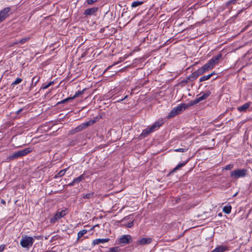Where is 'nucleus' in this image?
Returning a JSON list of instances; mask_svg holds the SVG:
<instances>
[{"mask_svg":"<svg viewBox=\"0 0 252 252\" xmlns=\"http://www.w3.org/2000/svg\"><path fill=\"white\" fill-rule=\"evenodd\" d=\"M84 179H85L84 175V174H82V175H80V176L74 179L73 180H74V182H75V184H76V183H80V182L84 180Z\"/></svg>","mask_w":252,"mask_h":252,"instance_id":"23","label":"nucleus"},{"mask_svg":"<svg viewBox=\"0 0 252 252\" xmlns=\"http://www.w3.org/2000/svg\"><path fill=\"white\" fill-rule=\"evenodd\" d=\"M75 184V182H74V180L72 181V182H71V183H70L69 184H68V186H70V187H72V186H74Z\"/></svg>","mask_w":252,"mask_h":252,"instance_id":"39","label":"nucleus"},{"mask_svg":"<svg viewBox=\"0 0 252 252\" xmlns=\"http://www.w3.org/2000/svg\"><path fill=\"white\" fill-rule=\"evenodd\" d=\"M54 84V81H51L49 83H48V84H47V85H46L45 86H42L41 87V89H42L43 90L46 89L48 88H49L50 86L53 85Z\"/></svg>","mask_w":252,"mask_h":252,"instance_id":"31","label":"nucleus"},{"mask_svg":"<svg viewBox=\"0 0 252 252\" xmlns=\"http://www.w3.org/2000/svg\"><path fill=\"white\" fill-rule=\"evenodd\" d=\"M68 169V168H66L65 169L61 170L57 174L55 175V177L58 178L63 176L65 174V172H66Z\"/></svg>","mask_w":252,"mask_h":252,"instance_id":"21","label":"nucleus"},{"mask_svg":"<svg viewBox=\"0 0 252 252\" xmlns=\"http://www.w3.org/2000/svg\"><path fill=\"white\" fill-rule=\"evenodd\" d=\"M72 99H73V98H72V97H67V98H66L61 100V101L58 102L57 104L58 105L59 104L64 103L65 102H67L69 100H72Z\"/></svg>","mask_w":252,"mask_h":252,"instance_id":"30","label":"nucleus"},{"mask_svg":"<svg viewBox=\"0 0 252 252\" xmlns=\"http://www.w3.org/2000/svg\"><path fill=\"white\" fill-rule=\"evenodd\" d=\"M98 9V8L97 7L88 8L85 10L84 15L86 16L94 15L95 13L97 11Z\"/></svg>","mask_w":252,"mask_h":252,"instance_id":"10","label":"nucleus"},{"mask_svg":"<svg viewBox=\"0 0 252 252\" xmlns=\"http://www.w3.org/2000/svg\"><path fill=\"white\" fill-rule=\"evenodd\" d=\"M22 81V79L20 78H17L16 80L12 83V85H15L20 83Z\"/></svg>","mask_w":252,"mask_h":252,"instance_id":"33","label":"nucleus"},{"mask_svg":"<svg viewBox=\"0 0 252 252\" xmlns=\"http://www.w3.org/2000/svg\"><path fill=\"white\" fill-rule=\"evenodd\" d=\"M205 73L202 67L199 68L196 71H194L188 77V79L194 80L196 79L199 76Z\"/></svg>","mask_w":252,"mask_h":252,"instance_id":"7","label":"nucleus"},{"mask_svg":"<svg viewBox=\"0 0 252 252\" xmlns=\"http://www.w3.org/2000/svg\"><path fill=\"white\" fill-rule=\"evenodd\" d=\"M121 249L119 247L110 248L107 252H119Z\"/></svg>","mask_w":252,"mask_h":252,"instance_id":"27","label":"nucleus"},{"mask_svg":"<svg viewBox=\"0 0 252 252\" xmlns=\"http://www.w3.org/2000/svg\"><path fill=\"white\" fill-rule=\"evenodd\" d=\"M34 242L33 237L25 235L22 236L20 241V245L23 248H29L32 247Z\"/></svg>","mask_w":252,"mask_h":252,"instance_id":"2","label":"nucleus"},{"mask_svg":"<svg viewBox=\"0 0 252 252\" xmlns=\"http://www.w3.org/2000/svg\"><path fill=\"white\" fill-rule=\"evenodd\" d=\"M188 149L186 148H179L174 150L175 152H185L187 151Z\"/></svg>","mask_w":252,"mask_h":252,"instance_id":"34","label":"nucleus"},{"mask_svg":"<svg viewBox=\"0 0 252 252\" xmlns=\"http://www.w3.org/2000/svg\"><path fill=\"white\" fill-rule=\"evenodd\" d=\"M131 237L130 235H125L119 239V242L121 244H127L130 243Z\"/></svg>","mask_w":252,"mask_h":252,"instance_id":"12","label":"nucleus"},{"mask_svg":"<svg viewBox=\"0 0 252 252\" xmlns=\"http://www.w3.org/2000/svg\"><path fill=\"white\" fill-rule=\"evenodd\" d=\"M216 72L215 71H213L211 73L209 74V75H211V77L213 76L214 75L216 74Z\"/></svg>","mask_w":252,"mask_h":252,"instance_id":"43","label":"nucleus"},{"mask_svg":"<svg viewBox=\"0 0 252 252\" xmlns=\"http://www.w3.org/2000/svg\"><path fill=\"white\" fill-rule=\"evenodd\" d=\"M161 125V123L159 122H156L152 126L147 127L142 131V133L140 135V138L142 139L147 137L151 133L158 129Z\"/></svg>","mask_w":252,"mask_h":252,"instance_id":"1","label":"nucleus"},{"mask_svg":"<svg viewBox=\"0 0 252 252\" xmlns=\"http://www.w3.org/2000/svg\"><path fill=\"white\" fill-rule=\"evenodd\" d=\"M88 231L86 229H83L80 231L77 234V240H79L84 234H86Z\"/></svg>","mask_w":252,"mask_h":252,"instance_id":"22","label":"nucleus"},{"mask_svg":"<svg viewBox=\"0 0 252 252\" xmlns=\"http://www.w3.org/2000/svg\"><path fill=\"white\" fill-rule=\"evenodd\" d=\"M97 0H87V2L88 4L91 5L97 1Z\"/></svg>","mask_w":252,"mask_h":252,"instance_id":"36","label":"nucleus"},{"mask_svg":"<svg viewBox=\"0 0 252 252\" xmlns=\"http://www.w3.org/2000/svg\"><path fill=\"white\" fill-rule=\"evenodd\" d=\"M152 242L151 238H142L138 241L137 244L140 245H145L150 244Z\"/></svg>","mask_w":252,"mask_h":252,"instance_id":"14","label":"nucleus"},{"mask_svg":"<svg viewBox=\"0 0 252 252\" xmlns=\"http://www.w3.org/2000/svg\"><path fill=\"white\" fill-rule=\"evenodd\" d=\"M94 193L93 191H90L86 193H83L82 195V198L85 199H89L94 198Z\"/></svg>","mask_w":252,"mask_h":252,"instance_id":"16","label":"nucleus"},{"mask_svg":"<svg viewBox=\"0 0 252 252\" xmlns=\"http://www.w3.org/2000/svg\"><path fill=\"white\" fill-rule=\"evenodd\" d=\"M35 78H36V77H33V78H32V84H33V81L34 80V79H35Z\"/></svg>","mask_w":252,"mask_h":252,"instance_id":"47","label":"nucleus"},{"mask_svg":"<svg viewBox=\"0 0 252 252\" xmlns=\"http://www.w3.org/2000/svg\"><path fill=\"white\" fill-rule=\"evenodd\" d=\"M226 250V247L225 246L221 245L217 247L211 252H223Z\"/></svg>","mask_w":252,"mask_h":252,"instance_id":"19","label":"nucleus"},{"mask_svg":"<svg viewBox=\"0 0 252 252\" xmlns=\"http://www.w3.org/2000/svg\"><path fill=\"white\" fill-rule=\"evenodd\" d=\"M205 72H207L210 69H212L214 66L212 65L211 63L209 61L207 63H205L203 66L201 67Z\"/></svg>","mask_w":252,"mask_h":252,"instance_id":"17","label":"nucleus"},{"mask_svg":"<svg viewBox=\"0 0 252 252\" xmlns=\"http://www.w3.org/2000/svg\"><path fill=\"white\" fill-rule=\"evenodd\" d=\"M133 225V221L130 222L128 223L126 225V227H128V228H130V227H131Z\"/></svg>","mask_w":252,"mask_h":252,"instance_id":"38","label":"nucleus"},{"mask_svg":"<svg viewBox=\"0 0 252 252\" xmlns=\"http://www.w3.org/2000/svg\"><path fill=\"white\" fill-rule=\"evenodd\" d=\"M94 123V122H92V121H89L87 123H83L82 124V125H81L80 126H78V127H77L76 128H75V131L76 132H78L79 131H81L82 130V129H83L84 128L87 127V126H90L91 125L93 124V123Z\"/></svg>","mask_w":252,"mask_h":252,"instance_id":"13","label":"nucleus"},{"mask_svg":"<svg viewBox=\"0 0 252 252\" xmlns=\"http://www.w3.org/2000/svg\"><path fill=\"white\" fill-rule=\"evenodd\" d=\"M250 102L246 103L242 106L238 107L237 109L240 112L245 111L250 107Z\"/></svg>","mask_w":252,"mask_h":252,"instance_id":"18","label":"nucleus"},{"mask_svg":"<svg viewBox=\"0 0 252 252\" xmlns=\"http://www.w3.org/2000/svg\"><path fill=\"white\" fill-rule=\"evenodd\" d=\"M38 81H39V78H38V79L36 80V81H35L34 85H35V84H36V83H37Z\"/></svg>","mask_w":252,"mask_h":252,"instance_id":"46","label":"nucleus"},{"mask_svg":"<svg viewBox=\"0 0 252 252\" xmlns=\"http://www.w3.org/2000/svg\"><path fill=\"white\" fill-rule=\"evenodd\" d=\"M5 248V245H1L0 246V252H3Z\"/></svg>","mask_w":252,"mask_h":252,"instance_id":"37","label":"nucleus"},{"mask_svg":"<svg viewBox=\"0 0 252 252\" xmlns=\"http://www.w3.org/2000/svg\"><path fill=\"white\" fill-rule=\"evenodd\" d=\"M31 151L32 150L30 148L17 151L10 155L8 157V159L10 160H13L14 159L25 156L31 152Z\"/></svg>","mask_w":252,"mask_h":252,"instance_id":"3","label":"nucleus"},{"mask_svg":"<svg viewBox=\"0 0 252 252\" xmlns=\"http://www.w3.org/2000/svg\"><path fill=\"white\" fill-rule=\"evenodd\" d=\"M84 90H85L84 89L82 91H78L77 92H76L75 94L73 96H72V98H73V99L77 97L78 96H79L80 95L84 93Z\"/></svg>","mask_w":252,"mask_h":252,"instance_id":"28","label":"nucleus"},{"mask_svg":"<svg viewBox=\"0 0 252 252\" xmlns=\"http://www.w3.org/2000/svg\"><path fill=\"white\" fill-rule=\"evenodd\" d=\"M222 54L220 53L218 55L216 56L213 57V58L210 60L209 61L211 63L212 65L214 67V66L219 63V61L222 58Z\"/></svg>","mask_w":252,"mask_h":252,"instance_id":"11","label":"nucleus"},{"mask_svg":"<svg viewBox=\"0 0 252 252\" xmlns=\"http://www.w3.org/2000/svg\"><path fill=\"white\" fill-rule=\"evenodd\" d=\"M247 173L246 169H237L230 172V177L233 179L244 177Z\"/></svg>","mask_w":252,"mask_h":252,"instance_id":"4","label":"nucleus"},{"mask_svg":"<svg viewBox=\"0 0 252 252\" xmlns=\"http://www.w3.org/2000/svg\"><path fill=\"white\" fill-rule=\"evenodd\" d=\"M190 105V104H187L185 103H182L174 108V109L175 110L176 113L178 115L179 114H180L181 112L184 111L187 108H188L189 106Z\"/></svg>","mask_w":252,"mask_h":252,"instance_id":"9","label":"nucleus"},{"mask_svg":"<svg viewBox=\"0 0 252 252\" xmlns=\"http://www.w3.org/2000/svg\"><path fill=\"white\" fill-rule=\"evenodd\" d=\"M66 214H67V210L66 209L57 212V213L56 214H55L54 215V216L50 219V223H51L52 224H54L58 220L63 218Z\"/></svg>","mask_w":252,"mask_h":252,"instance_id":"5","label":"nucleus"},{"mask_svg":"<svg viewBox=\"0 0 252 252\" xmlns=\"http://www.w3.org/2000/svg\"><path fill=\"white\" fill-rule=\"evenodd\" d=\"M30 39V37H26L23 38L21 39V40H20L19 41V43H21V44H24L25 42H26L27 41H29Z\"/></svg>","mask_w":252,"mask_h":252,"instance_id":"32","label":"nucleus"},{"mask_svg":"<svg viewBox=\"0 0 252 252\" xmlns=\"http://www.w3.org/2000/svg\"><path fill=\"white\" fill-rule=\"evenodd\" d=\"M10 10V7H6L0 11V23L3 21L8 16Z\"/></svg>","mask_w":252,"mask_h":252,"instance_id":"8","label":"nucleus"},{"mask_svg":"<svg viewBox=\"0 0 252 252\" xmlns=\"http://www.w3.org/2000/svg\"><path fill=\"white\" fill-rule=\"evenodd\" d=\"M19 40H16V41L14 42V44H17L18 43H19Z\"/></svg>","mask_w":252,"mask_h":252,"instance_id":"45","label":"nucleus"},{"mask_svg":"<svg viewBox=\"0 0 252 252\" xmlns=\"http://www.w3.org/2000/svg\"><path fill=\"white\" fill-rule=\"evenodd\" d=\"M109 238H105V239H96L93 240V245H96L100 243H105L109 241Z\"/></svg>","mask_w":252,"mask_h":252,"instance_id":"15","label":"nucleus"},{"mask_svg":"<svg viewBox=\"0 0 252 252\" xmlns=\"http://www.w3.org/2000/svg\"><path fill=\"white\" fill-rule=\"evenodd\" d=\"M127 97V95H126L125 96V97H124V98H122V99H119V100H117L116 101H117V102L121 101H122L123 100H124V99H125Z\"/></svg>","mask_w":252,"mask_h":252,"instance_id":"40","label":"nucleus"},{"mask_svg":"<svg viewBox=\"0 0 252 252\" xmlns=\"http://www.w3.org/2000/svg\"><path fill=\"white\" fill-rule=\"evenodd\" d=\"M177 113H176V111L175 110H174V109L173 108L171 111L169 113L167 117L168 118H172V117H174L175 116L177 115Z\"/></svg>","mask_w":252,"mask_h":252,"instance_id":"29","label":"nucleus"},{"mask_svg":"<svg viewBox=\"0 0 252 252\" xmlns=\"http://www.w3.org/2000/svg\"><path fill=\"white\" fill-rule=\"evenodd\" d=\"M233 168V164H229L226 165L225 166L224 169H225L226 170H230L232 169Z\"/></svg>","mask_w":252,"mask_h":252,"instance_id":"35","label":"nucleus"},{"mask_svg":"<svg viewBox=\"0 0 252 252\" xmlns=\"http://www.w3.org/2000/svg\"><path fill=\"white\" fill-rule=\"evenodd\" d=\"M22 111V109H20L19 110H18L17 111V114H19V113H20Z\"/></svg>","mask_w":252,"mask_h":252,"instance_id":"44","label":"nucleus"},{"mask_svg":"<svg viewBox=\"0 0 252 252\" xmlns=\"http://www.w3.org/2000/svg\"><path fill=\"white\" fill-rule=\"evenodd\" d=\"M211 94V92L210 91H207L205 93H204L202 95H200L197 97H196L195 99L191 101L190 102V105H193L196 103H198L200 101L206 99Z\"/></svg>","mask_w":252,"mask_h":252,"instance_id":"6","label":"nucleus"},{"mask_svg":"<svg viewBox=\"0 0 252 252\" xmlns=\"http://www.w3.org/2000/svg\"><path fill=\"white\" fill-rule=\"evenodd\" d=\"M186 162H183L178 164L169 173V175L176 172L177 170L179 169L181 167L184 166L186 164Z\"/></svg>","mask_w":252,"mask_h":252,"instance_id":"20","label":"nucleus"},{"mask_svg":"<svg viewBox=\"0 0 252 252\" xmlns=\"http://www.w3.org/2000/svg\"><path fill=\"white\" fill-rule=\"evenodd\" d=\"M211 77V75H204L202 77H201L199 79V82H203L206 80H209Z\"/></svg>","mask_w":252,"mask_h":252,"instance_id":"26","label":"nucleus"},{"mask_svg":"<svg viewBox=\"0 0 252 252\" xmlns=\"http://www.w3.org/2000/svg\"><path fill=\"white\" fill-rule=\"evenodd\" d=\"M192 81L191 79H188V78L186 79V80H184L183 82H185V83H187L189 82V81Z\"/></svg>","mask_w":252,"mask_h":252,"instance_id":"41","label":"nucleus"},{"mask_svg":"<svg viewBox=\"0 0 252 252\" xmlns=\"http://www.w3.org/2000/svg\"><path fill=\"white\" fill-rule=\"evenodd\" d=\"M143 3V1H135L131 3V5L132 7H136L139 5L142 4Z\"/></svg>","mask_w":252,"mask_h":252,"instance_id":"25","label":"nucleus"},{"mask_svg":"<svg viewBox=\"0 0 252 252\" xmlns=\"http://www.w3.org/2000/svg\"><path fill=\"white\" fill-rule=\"evenodd\" d=\"M1 203L2 204H5L6 203V202L3 199H1Z\"/></svg>","mask_w":252,"mask_h":252,"instance_id":"42","label":"nucleus"},{"mask_svg":"<svg viewBox=\"0 0 252 252\" xmlns=\"http://www.w3.org/2000/svg\"><path fill=\"white\" fill-rule=\"evenodd\" d=\"M223 212L225 213L228 214L230 213L231 211V206H224L222 209Z\"/></svg>","mask_w":252,"mask_h":252,"instance_id":"24","label":"nucleus"}]
</instances>
